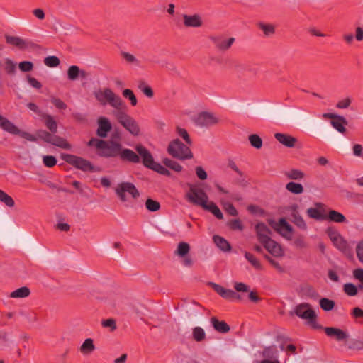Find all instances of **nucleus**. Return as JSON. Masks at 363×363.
Segmentation results:
<instances>
[{
  "instance_id": "72a5a7b5",
  "label": "nucleus",
  "mask_w": 363,
  "mask_h": 363,
  "mask_svg": "<svg viewBox=\"0 0 363 363\" xmlns=\"http://www.w3.org/2000/svg\"><path fill=\"white\" fill-rule=\"evenodd\" d=\"M192 338L197 342H201L206 339L205 330L200 326H196L192 329Z\"/></svg>"
},
{
  "instance_id": "37998d69",
  "label": "nucleus",
  "mask_w": 363,
  "mask_h": 363,
  "mask_svg": "<svg viewBox=\"0 0 363 363\" xmlns=\"http://www.w3.org/2000/svg\"><path fill=\"white\" fill-rule=\"evenodd\" d=\"M4 70L6 74L13 75L16 71V63L9 58L4 60Z\"/></svg>"
},
{
  "instance_id": "c756f323",
  "label": "nucleus",
  "mask_w": 363,
  "mask_h": 363,
  "mask_svg": "<svg viewBox=\"0 0 363 363\" xmlns=\"http://www.w3.org/2000/svg\"><path fill=\"white\" fill-rule=\"evenodd\" d=\"M107 104L117 109L116 111H122L121 109L125 107L121 98L116 95L113 91H111Z\"/></svg>"
},
{
  "instance_id": "a18cd8bd",
  "label": "nucleus",
  "mask_w": 363,
  "mask_h": 363,
  "mask_svg": "<svg viewBox=\"0 0 363 363\" xmlns=\"http://www.w3.org/2000/svg\"><path fill=\"white\" fill-rule=\"evenodd\" d=\"M258 27L263 31L265 36H270L275 33V27L272 24L259 23Z\"/></svg>"
},
{
  "instance_id": "4c0bfd02",
  "label": "nucleus",
  "mask_w": 363,
  "mask_h": 363,
  "mask_svg": "<svg viewBox=\"0 0 363 363\" xmlns=\"http://www.w3.org/2000/svg\"><path fill=\"white\" fill-rule=\"evenodd\" d=\"M30 294L29 288L27 286H22L16 290L12 291L10 294L11 298H26L28 297Z\"/></svg>"
},
{
  "instance_id": "338daca9",
  "label": "nucleus",
  "mask_w": 363,
  "mask_h": 363,
  "mask_svg": "<svg viewBox=\"0 0 363 363\" xmlns=\"http://www.w3.org/2000/svg\"><path fill=\"white\" fill-rule=\"evenodd\" d=\"M351 315L354 319H363V310L359 307H355L352 310Z\"/></svg>"
},
{
  "instance_id": "ddd939ff",
  "label": "nucleus",
  "mask_w": 363,
  "mask_h": 363,
  "mask_svg": "<svg viewBox=\"0 0 363 363\" xmlns=\"http://www.w3.org/2000/svg\"><path fill=\"white\" fill-rule=\"evenodd\" d=\"M210 39L216 48L221 52L227 51L235 42V38H226L223 35L211 36Z\"/></svg>"
},
{
  "instance_id": "9d476101",
  "label": "nucleus",
  "mask_w": 363,
  "mask_h": 363,
  "mask_svg": "<svg viewBox=\"0 0 363 363\" xmlns=\"http://www.w3.org/2000/svg\"><path fill=\"white\" fill-rule=\"evenodd\" d=\"M269 224L280 235L287 240H291L292 227L286 222V219L282 218L278 223L269 220Z\"/></svg>"
},
{
  "instance_id": "39448f33",
  "label": "nucleus",
  "mask_w": 363,
  "mask_h": 363,
  "mask_svg": "<svg viewBox=\"0 0 363 363\" xmlns=\"http://www.w3.org/2000/svg\"><path fill=\"white\" fill-rule=\"evenodd\" d=\"M37 135L44 142L50 143L62 149L69 150L72 148V145L67 142L66 139L60 136L52 134L46 130H38L37 132Z\"/></svg>"
},
{
  "instance_id": "bf43d9fd",
  "label": "nucleus",
  "mask_w": 363,
  "mask_h": 363,
  "mask_svg": "<svg viewBox=\"0 0 363 363\" xmlns=\"http://www.w3.org/2000/svg\"><path fill=\"white\" fill-rule=\"evenodd\" d=\"M106 145V141L103 140H99L96 138H91L89 143V146H94L96 147L100 152H101V150L103 148V146Z\"/></svg>"
},
{
  "instance_id": "603ef678",
  "label": "nucleus",
  "mask_w": 363,
  "mask_h": 363,
  "mask_svg": "<svg viewBox=\"0 0 363 363\" xmlns=\"http://www.w3.org/2000/svg\"><path fill=\"white\" fill-rule=\"evenodd\" d=\"M145 206L150 211H157L160 208V204L158 201L147 199L145 201Z\"/></svg>"
},
{
  "instance_id": "6e6552de",
  "label": "nucleus",
  "mask_w": 363,
  "mask_h": 363,
  "mask_svg": "<svg viewBox=\"0 0 363 363\" xmlns=\"http://www.w3.org/2000/svg\"><path fill=\"white\" fill-rule=\"evenodd\" d=\"M5 40L7 44L14 46V47H16L19 50H28V49L37 50V49L40 48V46L38 44H36L30 40H24L18 36L6 35Z\"/></svg>"
},
{
  "instance_id": "f3484780",
  "label": "nucleus",
  "mask_w": 363,
  "mask_h": 363,
  "mask_svg": "<svg viewBox=\"0 0 363 363\" xmlns=\"http://www.w3.org/2000/svg\"><path fill=\"white\" fill-rule=\"evenodd\" d=\"M264 248L273 256L281 257L284 255V252L281 245L274 240L269 238L262 243Z\"/></svg>"
},
{
  "instance_id": "6ab92c4d",
  "label": "nucleus",
  "mask_w": 363,
  "mask_h": 363,
  "mask_svg": "<svg viewBox=\"0 0 363 363\" xmlns=\"http://www.w3.org/2000/svg\"><path fill=\"white\" fill-rule=\"evenodd\" d=\"M315 208H309L307 209V215L311 218L318 220L326 219V215L323 212L324 211L325 205L322 203H315Z\"/></svg>"
},
{
  "instance_id": "052dcab7",
  "label": "nucleus",
  "mask_w": 363,
  "mask_h": 363,
  "mask_svg": "<svg viewBox=\"0 0 363 363\" xmlns=\"http://www.w3.org/2000/svg\"><path fill=\"white\" fill-rule=\"evenodd\" d=\"M43 162L45 167L50 168L56 165L57 159L52 155H45L43 157Z\"/></svg>"
},
{
  "instance_id": "69168bd1",
  "label": "nucleus",
  "mask_w": 363,
  "mask_h": 363,
  "mask_svg": "<svg viewBox=\"0 0 363 363\" xmlns=\"http://www.w3.org/2000/svg\"><path fill=\"white\" fill-rule=\"evenodd\" d=\"M51 102L56 108L61 110L66 109L67 107V104L59 98L52 97Z\"/></svg>"
},
{
  "instance_id": "20e7f679",
  "label": "nucleus",
  "mask_w": 363,
  "mask_h": 363,
  "mask_svg": "<svg viewBox=\"0 0 363 363\" xmlns=\"http://www.w3.org/2000/svg\"><path fill=\"white\" fill-rule=\"evenodd\" d=\"M60 157L67 163L83 172L96 171L91 163L83 157L65 153L61 154Z\"/></svg>"
},
{
  "instance_id": "9b49d317",
  "label": "nucleus",
  "mask_w": 363,
  "mask_h": 363,
  "mask_svg": "<svg viewBox=\"0 0 363 363\" xmlns=\"http://www.w3.org/2000/svg\"><path fill=\"white\" fill-rule=\"evenodd\" d=\"M122 145L116 141H106L99 155L104 157H116L120 156Z\"/></svg>"
},
{
  "instance_id": "dca6fc26",
  "label": "nucleus",
  "mask_w": 363,
  "mask_h": 363,
  "mask_svg": "<svg viewBox=\"0 0 363 363\" xmlns=\"http://www.w3.org/2000/svg\"><path fill=\"white\" fill-rule=\"evenodd\" d=\"M135 150L138 154V155L142 158V162L143 165L147 168H150L155 162L150 152L145 147L140 144L135 146Z\"/></svg>"
},
{
  "instance_id": "49530a36",
  "label": "nucleus",
  "mask_w": 363,
  "mask_h": 363,
  "mask_svg": "<svg viewBox=\"0 0 363 363\" xmlns=\"http://www.w3.org/2000/svg\"><path fill=\"white\" fill-rule=\"evenodd\" d=\"M189 250L190 245L187 242H181L179 243L175 253L180 257H184L189 253Z\"/></svg>"
},
{
  "instance_id": "473e14b6",
  "label": "nucleus",
  "mask_w": 363,
  "mask_h": 363,
  "mask_svg": "<svg viewBox=\"0 0 363 363\" xmlns=\"http://www.w3.org/2000/svg\"><path fill=\"white\" fill-rule=\"evenodd\" d=\"M235 70L238 74L243 75V76H248L250 74H255V69L246 64H242V63L237 64L235 66Z\"/></svg>"
},
{
  "instance_id": "f704fd0d",
  "label": "nucleus",
  "mask_w": 363,
  "mask_h": 363,
  "mask_svg": "<svg viewBox=\"0 0 363 363\" xmlns=\"http://www.w3.org/2000/svg\"><path fill=\"white\" fill-rule=\"evenodd\" d=\"M287 179L291 180H301L305 177V173L300 169H291L284 172Z\"/></svg>"
},
{
  "instance_id": "a211bd4d",
  "label": "nucleus",
  "mask_w": 363,
  "mask_h": 363,
  "mask_svg": "<svg viewBox=\"0 0 363 363\" xmlns=\"http://www.w3.org/2000/svg\"><path fill=\"white\" fill-rule=\"evenodd\" d=\"M298 209V206L296 204H294L289 207V211L292 218V222L297 227L305 230L307 229V225L302 216L299 214Z\"/></svg>"
},
{
  "instance_id": "e2e57ef3",
  "label": "nucleus",
  "mask_w": 363,
  "mask_h": 363,
  "mask_svg": "<svg viewBox=\"0 0 363 363\" xmlns=\"http://www.w3.org/2000/svg\"><path fill=\"white\" fill-rule=\"evenodd\" d=\"M177 132L179 136H181L188 145H191L192 142L189 137L188 132L184 129L179 127L177 128Z\"/></svg>"
},
{
  "instance_id": "0e129e2a",
  "label": "nucleus",
  "mask_w": 363,
  "mask_h": 363,
  "mask_svg": "<svg viewBox=\"0 0 363 363\" xmlns=\"http://www.w3.org/2000/svg\"><path fill=\"white\" fill-rule=\"evenodd\" d=\"M18 67L22 72H30L33 69V64L30 61H23L19 63Z\"/></svg>"
},
{
  "instance_id": "c85d7f7f",
  "label": "nucleus",
  "mask_w": 363,
  "mask_h": 363,
  "mask_svg": "<svg viewBox=\"0 0 363 363\" xmlns=\"http://www.w3.org/2000/svg\"><path fill=\"white\" fill-rule=\"evenodd\" d=\"M41 117L43 119L46 128L52 133H57V123L53 116L50 114L42 113Z\"/></svg>"
},
{
  "instance_id": "f03ea898",
  "label": "nucleus",
  "mask_w": 363,
  "mask_h": 363,
  "mask_svg": "<svg viewBox=\"0 0 363 363\" xmlns=\"http://www.w3.org/2000/svg\"><path fill=\"white\" fill-rule=\"evenodd\" d=\"M113 115L117 121L131 135L138 136L140 134L139 124L130 115L123 111H114Z\"/></svg>"
},
{
  "instance_id": "4be33fe9",
  "label": "nucleus",
  "mask_w": 363,
  "mask_h": 363,
  "mask_svg": "<svg viewBox=\"0 0 363 363\" xmlns=\"http://www.w3.org/2000/svg\"><path fill=\"white\" fill-rule=\"evenodd\" d=\"M276 140L286 147H294L297 143V139L289 134L277 133L274 134Z\"/></svg>"
},
{
  "instance_id": "de8ad7c7",
  "label": "nucleus",
  "mask_w": 363,
  "mask_h": 363,
  "mask_svg": "<svg viewBox=\"0 0 363 363\" xmlns=\"http://www.w3.org/2000/svg\"><path fill=\"white\" fill-rule=\"evenodd\" d=\"M250 145L256 149H260L262 147V140L257 134L250 135L248 137Z\"/></svg>"
},
{
  "instance_id": "aec40b11",
  "label": "nucleus",
  "mask_w": 363,
  "mask_h": 363,
  "mask_svg": "<svg viewBox=\"0 0 363 363\" xmlns=\"http://www.w3.org/2000/svg\"><path fill=\"white\" fill-rule=\"evenodd\" d=\"M112 126L108 118L100 117L98 119V128L96 134L101 138H106L109 131L111 130Z\"/></svg>"
},
{
  "instance_id": "4d7b16f0",
  "label": "nucleus",
  "mask_w": 363,
  "mask_h": 363,
  "mask_svg": "<svg viewBox=\"0 0 363 363\" xmlns=\"http://www.w3.org/2000/svg\"><path fill=\"white\" fill-rule=\"evenodd\" d=\"M325 138L332 145H336L340 141V139L336 137L335 133L332 130H327Z\"/></svg>"
},
{
  "instance_id": "f257e3e1",
  "label": "nucleus",
  "mask_w": 363,
  "mask_h": 363,
  "mask_svg": "<svg viewBox=\"0 0 363 363\" xmlns=\"http://www.w3.org/2000/svg\"><path fill=\"white\" fill-rule=\"evenodd\" d=\"M189 191L185 194L186 199L191 203L203 207L208 202V196L199 184H187Z\"/></svg>"
},
{
  "instance_id": "58836bf2",
  "label": "nucleus",
  "mask_w": 363,
  "mask_h": 363,
  "mask_svg": "<svg viewBox=\"0 0 363 363\" xmlns=\"http://www.w3.org/2000/svg\"><path fill=\"white\" fill-rule=\"evenodd\" d=\"M286 189L294 194H301L304 191L302 184L294 182H290L288 184H286Z\"/></svg>"
},
{
  "instance_id": "2eb2a0df",
  "label": "nucleus",
  "mask_w": 363,
  "mask_h": 363,
  "mask_svg": "<svg viewBox=\"0 0 363 363\" xmlns=\"http://www.w3.org/2000/svg\"><path fill=\"white\" fill-rule=\"evenodd\" d=\"M324 332L328 337H334L338 342L346 341L350 337L347 332L338 328L326 327Z\"/></svg>"
},
{
  "instance_id": "864d4df0",
  "label": "nucleus",
  "mask_w": 363,
  "mask_h": 363,
  "mask_svg": "<svg viewBox=\"0 0 363 363\" xmlns=\"http://www.w3.org/2000/svg\"><path fill=\"white\" fill-rule=\"evenodd\" d=\"M344 291L351 296L357 295L358 292L357 286L352 283H347L344 285Z\"/></svg>"
},
{
  "instance_id": "c03bdc74",
  "label": "nucleus",
  "mask_w": 363,
  "mask_h": 363,
  "mask_svg": "<svg viewBox=\"0 0 363 363\" xmlns=\"http://www.w3.org/2000/svg\"><path fill=\"white\" fill-rule=\"evenodd\" d=\"M0 201L10 208L13 207L15 205L14 200L12 197L1 189H0Z\"/></svg>"
},
{
  "instance_id": "7ed1b4c3",
  "label": "nucleus",
  "mask_w": 363,
  "mask_h": 363,
  "mask_svg": "<svg viewBox=\"0 0 363 363\" xmlns=\"http://www.w3.org/2000/svg\"><path fill=\"white\" fill-rule=\"evenodd\" d=\"M167 151L172 157L179 160L191 159L193 154L190 148L179 139L171 141L167 147Z\"/></svg>"
},
{
  "instance_id": "f8f14e48",
  "label": "nucleus",
  "mask_w": 363,
  "mask_h": 363,
  "mask_svg": "<svg viewBox=\"0 0 363 363\" xmlns=\"http://www.w3.org/2000/svg\"><path fill=\"white\" fill-rule=\"evenodd\" d=\"M195 121L201 127H210L217 125L220 120L213 113L203 111L197 116Z\"/></svg>"
},
{
  "instance_id": "4468645a",
  "label": "nucleus",
  "mask_w": 363,
  "mask_h": 363,
  "mask_svg": "<svg viewBox=\"0 0 363 363\" xmlns=\"http://www.w3.org/2000/svg\"><path fill=\"white\" fill-rule=\"evenodd\" d=\"M183 24L186 28H200L203 26L202 17L199 13L182 15Z\"/></svg>"
},
{
  "instance_id": "1a4fd4ad",
  "label": "nucleus",
  "mask_w": 363,
  "mask_h": 363,
  "mask_svg": "<svg viewBox=\"0 0 363 363\" xmlns=\"http://www.w3.org/2000/svg\"><path fill=\"white\" fill-rule=\"evenodd\" d=\"M327 233L333 245L341 252L346 253L349 250V246L347 241L343 238L340 233L333 228H328Z\"/></svg>"
},
{
  "instance_id": "774afa93",
  "label": "nucleus",
  "mask_w": 363,
  "mask_h": 363,
  "mask_svg": "<svg viewBox=\"0 0 363 363\" xmlns=\"http://www.w3.org/2000/svg\"><path fill=\"white\" fill-rule=\"evenodd\" d=\"M356 252L359 260L363 263V240L357 244Z\"/></svg>"
},
{
  "instance_id": "c9c22d12",
  "label": "nucleus",
  "mask_w": 363,
  "mask_h": 363,
  "mask_svg": "<svg viewBox=\"0 0 363 363\" xmlns=\"http://www.w3.org/2000/svg\"><path fill=\"white\" fill-rule=\"evenodd\" d=\"M213 239V242H215L216 246L221 250L225 251V252H228V251L230 250V249H231L230 245L223 238H222L219 235H214Z\"/></svg>"
},
{
  "instance_id": "6e6d98bb",
  "label": "nucleus",
  "mask_w": 363,
  "mask_h": 363,
  "mask_svg": "<svg viewBox=\"0 0 363 363\" xmlns=\"http://www.w3.org/2000/svg\"><path fill=\"white\" fill-rule=\"evenodd\" d=\"M123 96L125 98L128 99L130 101V104L132 106H135L138 103L137 99L131 89H126L123 91Z\"/></svg>"
},
{
  "instance_id": "680f3d73",
  "label": "nucleus",
  "mask_w": 363,
  "mask_h": 363,
  "mask_svg": "<svg viewBox=\"0 0 363 363\" xmlns=\"http://www.w3.org/2000/svg\"><path fill=\"white\" fill-rule=\"evenodd\" d=\"M223 298L233 300V299H240V296L235 291L231 289H225L223 294L222 296Z\"/></svg>"
},
{
  "instance_id": "e433bc0d",
  "label": "nucleus",
  "mask_w": 363,
  "mask_h": 363,
  "mask_svg": "<svg viewBox=\"0 0 363 363\" xmlns=\"http://www.w3.org/2000/svg\"><path fill=\"white\" fill-rule=\"evenodd\" d=\"M203 209L212 213L218 219L221 220L223 218L222 212L213 201L208 202L203 207Z\"/></svg>"
},
{
  "instance_id": "5fc2aeb1",
  "label": "nucleus",
  "mask_w": 363,
  "mask_h": 363,
  "mask_svg": "<svg viewBox=\"0 0 363 363\" xmlns=\"http://www.w3.org/2000/svg\"><path fill=\"white\" fill-rule=\"evenodd\" d=\"M347 347L350 350H363V340L352 339Z\"/></svg>"
},
{
  "instance_id": "393cba45",
  "label": "nucleus",
  "mask_w": 363,
  "mask_h": 363,
  "mask_svg": "<svg viewBox=\"0 0 363 363\" xmlns=\"http://www.w3.org/2000/svg\"><path fill=\"white\" fill-rule=\"evenodd\" d=\"M210 322L213 329L220 333H227L230 331L229 325L224 320H219L216 317H211Z\"/></svg>"
},
{
  "instance_id": "3c124183",
  "label": "nucleus",
  "mask_w": 363,
  "mask_h": 363,
  "mask_svg": "<svg viewBox=\"0 0 363 363\" xmlns=\"http://www.w3.org/2000/svg\"><path fill=\"white\" fill-rule=\"evenodd\" d=\"M44 63L49 67H55L60 65V61L56 56H48L44 59Z\"/></svg>"
},
{
  "instance_id": "13d9d810",
  "label": "nucleus",
  "mask_w": 363,
  "mask_h": 363,
  "mask_svg": "<svg viewBox=\"0 0 363 363\" xmlns=\"http://www.w3.org/2000/svg\"><path fill=\"white\" fill-rule=\"evenodd\" d=\"M101 325L104 328H109L110 331L113 332L116 329V322L113 318H108L101 321Z\"/></svg>"
},
{
  "instance_id": "79ce46f5",
  "label": "nucleus",
  "mask_w": 363,
  "mask_h": 363,
  "mask_svg": "<svg viewBox=\"0 0 363 363\" xmlns=\"http://www.w3.org/2000/svg\"><path fill=\"white\" fill-rule=\"evenodd\" d=\"M162 162L167 167H169L177 172H180L182 171V166L174 160L169 158H164L162 160Z\"/></svg>"
},
{
  "instance_id": "09e8293b",
  "label": "nucleus",
  "mask_w": 363,
  "mask_h": 363,
  "mask_svg": "<svg viewBox=\"0 0 363 363\" xmlns=\"http://www.w3.org/2000/svg\"><path fill=\"white\" fill-rule=\"evenodd\" d=\"M149 169H151L162 175H165L168 177L171 175L170 172L166 167L155 162H153L152 165H151V167Z\"/></svg>"
},
{
  "instance_id": "412c9836",
  "label": "nucleus",
  "mask_w": 363,
  "mask_h": 363,
  "mask_svg": "<svg viewBox=\"0 0 363 363\" xmlns=\"http://www.w3.org/2000/svg\"><path fill=\"white\" fill-rule=\"evenodd\" d=\"M255 230L260 243L265 242L266 240L270 238L269 235L272 231L264 223H257L255 225Z\"/></svg>"
},
{
  "instance_id": "bb28decb",
  "label": "nucleus",
  "mask_w": 363,
  "mask_h": 363,
  "mask_svg": "<svg viewBox=\"0 0 363 363\" xmlns=\"http://www.w3.org/2000/svg\"><path fill=\"white\" fill-rule=\"evenodd\" d=\"M112 90L109 88L98 89L94 91V96L101 105L105 106L108 103V98Z\"/></svg>"
},
{
  "instance_id": "a19ab883",
  "label": "nucleus",
  "mask_w": 363,
  "mask_h": 363,
  "mask_svg": "<svg viewBox=\"0 0 363 363\" xmlns=\"http://www.w3.org/2000/svg\"><path fill=\"white\" fill-rule=\"evenodd\" d=\"M319 304L320 308L325 311H332L335 305L334 301L327 298H320L319 301Z\"/></svg>"
},
{
  "instance_id": "5701e85b",
  "label": "nucleus",
  "mask_w": 363,
  "mask_h": 363,
  "mask_svg": "<svg viewBox=\"0 0 363 363\" xmlns=\"http://www.w3.org/2000/svg\"><path fill=\"white\" fill-rule=\"evenodd\" d=\"M259 354L263 358V359H278L279 350L276 345H272L264 347L263 350L259 352Z\"/></svg>"
},
{
  "instance_id": "0eeeda50",
  "label": "nucleus",
  "mask_w": 363,
  "mask_h": 363,
  "mask_svg": "<svg viewBox=\"0 0 363 363\" xmlns=\"http://www.w3.org/2000/svg\"><path fill=\"white\" fill-rule=\"evenodd\" d=\"M294 313L301 319L308 320L309 324L316 322L317 315L308 303L297 305L294 308Z\"/></svg>"
},
{
  "instance_id": "8fccbe9b",
  "label": "nucleus",
  "mask_w": 363,
  "mask_h": 363,
  "mask_svg": "<svg viewBox=\"0 0 363 363\" xmlns=\"http://www.w3.org/2000/svg\"><path fill=\"white\" fill-rule=\"evenodd\" d=\"M80 74V69L78 66L72 65L67 70V77L69 79L74 81L77 79Z\"/></svg>"
},
{
  "instance_id": "b1692460",
  "label": "nucleus",
  "mask_w": 363,
  "mask_h": 363,
  "mask_svg": "<svg viewBox=\"0 0 363 363\" xmlns=\"http://www.w3.org/2000/svg\"><path fill=\"white\" fill-rule=\"evenodd\" d=\"M120 159L124 162H128L132 163H139L140 157L134 151L128 148L121 147Z\"/></svg>"
},
{
  "instance_id": "2f4dec72",
  "label": "nucleus",
  "mask_w": 363,
  "mask_h": 363,
  "mask_svg": "<svg viewBox=\"0 0 363 363\" xmlns=\"http://www.w3.org/2000/svg\"><path fill=\"white\" fill-rule=\"evenodd\" d=\"M326 219L337 223L347 222L345 216L342 213L335 210L329 211L328 215L326 216Z\"/></svg>"
},
{
  "instance_id": "423d86ee",
  "label": "nucleus",
  "mask_w": 363,
  "mask_h": 363,
  "mask_svg": "<svg viewBox=\"0 0 363 363\" xmlns=\"http://www.w3.org/2000/svg\"><path fill=\"white\" fill-rule=\"evenodd\" d=\"M115 193L122 202L128 201L126 194L133 199H136L140 196V193L135 186L130 182H121L115 188Z\"/></svg>"
},
{
  "instance_id": "a878e982",
  "label": "nucleus",
  "mask_w": 363,
  "mask_h": 363,
  "mask_svg": "<svg viewBox=\"0 0 363 363\" xmlns=\"http://www.w3.org/2000/svg\"><path fill=\"white\" fill-rule=\"evenodd\" d=\"M0 127L4 130L13 135H16L20 133V130L17 126L1 115H0Z\"/></svg>"
},
{
  "instance_id": "ea45409f",
  "label": "nucleus",
  "mask_w": 363,
  "mask_h": 363,
  "mask_svg": "<svg viewBox=\"0 0 363 363\" xmlns=\"http://www.w3.org/2000/svg\"><path fill=\"white\" fill-rule=\"evenodd\" d=\"M245 257L252 264V266L257 270H262L263 269L262 265L259 260L257 259L252 254L245 252Z\"/></svg>"
},
{
  "instance_id": "cd10ccee",
  "label": "nucleus",
  "mask_w": 363,
  "mask_h": 363,
  "mask_svg": "<svg viewBox=\"0 0 363 363\" xmlns=\"http://www.w3.org/2000/svg\"><path fill=\"white\" fill-rule=\"evenodd\" d=\"M95 350L96 347L91 338L86 339L79 349L80 353L84 356L90 355Z\"/></svg>"
},
{
  "instance_id": "7c9ffc66",
  "label": "nucleus",
  "mask_w": 363,
  "mask_h": 363,
  "mask_svg": "<svg viewBox=\"0 0 363 363\" xmlns=\"http://www.w3.org/2000/svg\"><path fill=\"white\" fill-rule=\"evenodd\" d=\"M330 124L341 133H345L347 131L345 125L347 124V121L343 116H337L334 120L330 121Z\"/></svg>"
}]
</instances>
